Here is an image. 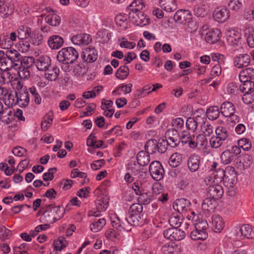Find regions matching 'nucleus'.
I'll list each match as a JSON object with an SVG mask.
<instances>
[{"mask_svg":"<svg viewBox=\"0 0 254 254\" xmlns=\"http://www.w3.org/2000/svg\"><path fill=\"white\" fill-rule=\"evenodd\" d=\"M20 53L15 50H7L5 58L1 61L0 69L3 71H8L14 68L18 70Z\"/></svg>","mask_w":254,"mask_h":254,"instance_id":"1","label":"nucleus"},{"mask_svg":"<svg viewBox=\"0 0 254 254\" xmlns=\"http://www.w3.org/2000/svg\"><path fill=\"white\" fill-rule=\"evenodd\" d=\"M64 210L59 206L52 207L49 205L40 217L42 223L52 224L63 217Z\"/></svg>","mask_w":254,"mask_h":254,"instance_id":"2","label":"nucleus"},{"mask_svg":"<svg viewBox=\"0 0 254 254\" xmlns=\"http://www.w3.org/2000/svg\"><path fill=\"white\" fill-rule=\"evenodd\" d=\"M78 57L77 51L72 47L63 48L57 55V60L65 64L73 63Z\"/></svg>","mask_w":254,"mask_h":254,"instance_id":"3","label":"nucleus"},{"mask_svg":"<svg viewBox=\"0 0 254 254\" xmlns=\"http://www.w3.org/2000/svg\"><path fill=\"white\" fill-rule=\"evenodd\" d=\"M241 152L239 147L233 146L231 149H226L222 153L220 156L221 162L224 165L229 164Z\"/></svg>","mask_w":254,"mask_h":254,"instance_id":"4","label":"nucleus"},{"mask_svg":"<svg viewBox=\"0 0 254 254\" xmlns=\"http://www.w3.org/2000/svg\"><path fill=\"white\" fill-rule=\"evenodd\" d=\"M149 171L151 177L156 181H160L164 177L165 171L159 161H154L151 162Z\"/></svg>","mask_w":254,"mask_h":254,"instance_id":"5","label":"nucleus"},{"mask_svg":"<svg viewBox=\"0 0 254 254\" xmlns=\"http://www.w3.org/2000/svg\"><path fill=\"white\" fill-rule=\"evenodd\" d=\"M163 235L166 239L171 241H180L183 239L186 236V232L182 229L171 228L164 231Z\"/></svg>","mask_w":254,"mask_h":254,"instance_id":"6","label":"nucleus"},{"mask_svg":"<svg viewBox=\"0 0 254 254\" xmlns=\"http://www.w3.org/2000/svg\"><path fill=\"white\" fill-rule=\"evenodd\" d=\"M236 236L240 239H254V227L248 224H244L236 230Z\"/></svg>","mask_w":254,"mask_h":254,"instance_id":"7","label":"nucleus"},{"mask_svg":"<svg viewBox=\"0 0 254 254\" xmlns=\"http://www.w3.org/2000/svg\"><path fill=\"white\" fill-rule=\"evenodd\" d=\"M129 17L131 18L133 23L137 26L143 27L147 25L149 23V18L146 15H144L142 12H139L134 15V12L129 13Z\"/></svg>","mask_w":254,"mask_h":254,"instance_id":"8","label":"nucleus"},{"mask_svg":"<svg viewBox=\"0 0 254 254\" xmlns=\"http://www.w3.org/2000/svg\"><path fill=\"white\" fill-rule=\"evenodd\" d=\"M191 202L186 198H180L176 200L173 204V207L178 212L186 213L190 209Z\"/></svg>","mask_w":254,"mask_h":254,"instance_id":"9","label":"nucleus"},{"mask_svg":"<svg viewBox=\"0 0 254 254\" xmlns=\"http://www.w3.org/2000/svg\"><path fill=\"white\" fill-rule=\"evenodd\" d=\"M227 170L223 183L226 187L232 188L237 182V172L233 167L227 168Z\"/></svg>","mask_w":254,"mask_h":254,"instance_id":"10","label":"nucleus"},{"mask_svg":"<svg viewBox=\"0 0 254 254\" xmlns=\"http://www.w3.org/2000/svg\"><path fill=\"white\" fill-rule=\"evenodd\" d=\"M81 57L86 62L93 63L97 59L98 52L94 47L89 46L83 50Z\"/></svg>","mask_w":254,"mask_h":254,"instance_id":"11","label":"nucleus"},{"mask_svg":"<svg viewBox=\"0 0 254 254\" xmlns=\"http://www.w3.org/2000/svg\"><path fill=\"white\" fill-rule=\"evenodd\" d=\"M51 60L50 58L46 55L41 56L35 59V65L40 71H46L51 66Z\"/></svg>","mask_w":254,"mask_h":254,"instance_id":"12","label":"nucleus"},{"mask_svg":"<svg viewBox=\"0 0 254 254\" xmlns=\"http://www.w3.org/2000/svg\"><path fill=\"white\" fill-rule=\"evenodd\" d=\"M224 191L222 187L217 184H214L213 186H209L207 189V196L217 200L223 195Z\"/></svg>","mask_w":254,"mask_h":254,"instance_id":"13","label":"nucleus"},{"mask_svg":"<svg viewBox=\"0 0 254 254\" xmlns=\"http://www.w3.org/2000/svg\"><path fill=\"white\" fill-rule=\"evenodd\" d=\"M71 40L73 44L79 46L88 45L92 41L90 35L86 33L73 35Z\"/></svg>","mask_w":254,"mask_h":254,"instance_id":"14","label":"nucleus"},{"mask_svg":"<svg viewBox=\"0 0 254 254\" xmlns=\"http://www.w3.org/2000/svg\"><path fill=\"white\" fill-rule=\"evenodd\" d=\"M221 32L218 28H213L208 30L205 34V40L210 44H214L220 40Z\"/></svg>","mask_w":254,"mask_h":254,"instance_id":"15","label":"nucleus"},{"mask_svg":"<svg viewBox=\"0 0 254 254\" xmlns=\"http://www.w3.org/2000/svg\"><path fill=\"white\" fill-rule=\"evenodd\" d=\"M16 104L22 108L27 107L29 103L30 97L27 90L16 92Z\"/></svg>","mask_w":254,"mask_h":254,"instance_id":"16","label":"nucleus"},{"mask_svg":"<svg viewBox=\"0 0 254 254\" xmlns=\"http://www.w3.org/2000/svg\"><path fill=\"white\" fill-rule=\"evenodd\" d=\"M201 158L197 154H193L190 156L188 160L187 165L191 172H195L200 167Z\"/></svg>","mask_w":254,"mask_h":254,"instance_id":"17","label":"nucleus"},{"mask_svg":"<svg viewBox=\"0 0 254 254\" xmlns=\"http://www.w3.org/2000/svg\"><path fill=\"white\" fill-rule=\"evenodd\" d=\"M230 16L229 10L226 8H216L213 12L214 19L219 22H225Z\"/></svg>","mask_w":254,"mask_h":254,"instance_id":"18","label":"nucleus"},{"mask_svg":"<svg viewBox=\"0 0 254 254\" xmlns=\"http://www.w3.org/2000/svg\"><path fill=\"white\" fill-rule=\"evenodd\" d=\"M125 221L132 226H142L145 222L143 215H131L127 214L125 218Z\"/></svg>","mask_w":254,"mask_h":254,"instance_id":"19","label":"nucleus"},{"mask_svg":"<svg viewBox=\"0 0 254 254\" xmlns=\"http://www.w3.org/2000/svg\"><path fill=\"white\" fill-rule=\"evenodd\" d=\"M251 62L250 56L247 54L240 55L235 58L234 63L238 68H243L249 65Z\"/></svg>","mask_w":254,"mask_h":254,"instance_id":"20","label":"nucleus"},{"mask_svg":"<svg viewBox=\"0 0 254 254\" xmlns=\"http://www.w3.org/2000/svg\"><path fill=\"white\" fill-rule=\"evenodd\" d=\"M252 161V157L248 154H242L235 159L236 163L238 167L243 168L249 167Z\"/></svg>","mask_w":254,"mask_h":254,"instance_id":"21","label":"nucleus"},{"mask_svg":"<svg viewBox=\"0 0 254 254\" xmlns=\"http://www.w3.org/2000/svg\"><path fill=\"white\" fill-rule=\"evenodd\" d=\"M64 42L63 38L57 35L50 36L48 41L49 46L54 50L60 48L63 45Z\"/></svg>","mask_w":254,"mask_h":254,"instance_id":"22","label":"nucleus"},{"mask_svg":"<svg viewBox=\"0 0 254 254\" xmlns=\"http://www.w3.org/2000/svg\"><path fill=\"white\" fill-rule=\"evenodd\" d=\"M217 200L208 197L204 199L202 203V208L207 213L213 212L217 206Z\"/></svg>","mask_w":254,"mask_h":254,"instance_id":"23","label":"nucleus"},{"mask_svg":"<svg viewBox=\"0 0 254 254\" xmlns=\"http://www.w3.org/2000/svg\"><path fill=\"white\" fill-rule=\"evenodd\" d=\"M212 224L213 229L216 233L220 232L224 227V222L222 218L218 215H214L212 216Z\"/></svg>","mask_w":254,"mask_h":254,"instance_id":"24","label":"nucleus"},{"mask_svg":"<svg viewBox=\"0 0 254 254\" xmlns=\"http://www.w3.org/2000/svg\"><path fill=\"white\" fill-rule=\"evenodd\" d=\"M207 144L206 136L203 134H199L196 138H193V142H190L191 149H194L197 147H203L206 146Z\"/></svg>","mask_w":254,"mask_h":254,"instance_id":"25","label":"nucleus"},{"mask_svg":"<svg viewBox=\"0 0 254 254\" xmlns=\"http://www.w3.org/2000/svg\"><path fill=\"white\" fill-rule=\"evenodd\" d=\"M159 3L161 7L167 12H172L177 9L175 0H160Z\"/></svg>","mask_w":254,"mask_h":254,"instance_id":"26","label":"nucleus"},{"mask_svg":"<svg viewBox=\"0 0 254 254\" xmlns=\"http://www.w3.org/2000/svg\"><path fill=\"white\" fill-rule=\"evenodd\" d=\"M220 110L222 115L227 117L235 113V108L232 103L226 102L221 105Z\"/></svg>","mask_w":254,"mask_h":254,"instance_id":"27","label":"nucleus"},{"mask_svg":"<svg viewBox=\"0 0 254 254\" xmlns=\"http://www.w3.org/2000/svg\"><path fill=\"white\" fill-rule=\"evenodd\" d=\"M35 59L31 57H23L20 54L19 63H18V69L22 67L30 68L32 65L35 64Z\"/></svg>","mask_w":254,"mask_h":254,"instance_id":"28","label":"nucleus"},{"mask_svg":"<svg viewBox=\"0 0 254 254\" xmlns=\"http://www.w3.org/2000/svg\"><path fill=\"white\" fill-rule=\"evenodd\" d=\"M17 37L20 40H24L30 37L31 29L30 27L21 25L17 30Z\"/></svg>","mask_w":254,"mask_h":254,"instance_id":"29","label":"nucleus"},{"mask_svg":"<svg viewBox=\"0 0 254 254\" xmlns=\"http://www.w3.org/2000/svg\"><path fill=\"white\" fill-rule=\"evenodd\" d=\"M106 221L104 218L95 219L90 225V230L94 232L100 231L106 225Z\"/></svg>","mask_w":254,"mask_h":254,"instance_id":"30","label":"nucleus"},{"mask_svg":"<svg viewBox=\"0 0 254 254\" xmlns=\"http://www.w3.org/2000/svg\"><path fill=\"white\" fill-rule=\"evenodd\" d=\"M136 160L139 165L146 166L150 162L149 154L144 151H140L136 156Z\"/></svg>","mask_w":254,"mask_h":254,"instance_id":"31","label":"nucleus"},{"mask_svg":"<svg viewBox=\"0 0 254 254\" xmlns=\"http://www.w3.org/2000/svg\"><path fill=\"white\" fill-rule=\"evenodd\" d=\"M145 150L149 154H154L157 151V141L154 139L148 140L145 143Z\"/></svg>","mask_w":254,"mask_h":254,"instance_id":"32","label":"nucleus"},{"mask_svg":"<svg viewBox=\"0 0 254 254\" xmlns=\"http://www.w3.org/2000/svg\"><path fill=\"white\" fill-rule=\"evenodd\" d=\"M53 112H49L43 118L41 122V127L44 131L47 130L51 126L53 122Z\"/></svg>","mask_w":254,"mask_h":254,"instance_id":"33","label":"nucleus"},{"mask_svg":"<svg viewBox=\"0 0 254 254\" xmlns=\"http://www.w3.org/2000/svg\"><path fill=\"white\" fill-rule=\"evenodd\" d=\"M239 89L245 94H248L252 93L254 91V80L249 81L245 83L241 84L239 86Z\"/></svg>","mask_w":254,"mask_h":254,"instance_id":"34","label":"nucleus"},{"mask_svg":"<svg viewBox=\"0 0 254 254\" xmlns=\"http://www.w3.org/2000/svg\"><path fill=\"white\" fill-rule=\"evenodd\" d=\"M220 112L217 106L210 107L206 110L207 117L209 120H215L219 117Z\"/></svg>","mask_w":254,"mask_h":254,"instance_id":"35","label":"nucleus"},{"mask_svg":"<svg viewBox=\"0 0 254 254\" xmlns=\"http://www.w3.org/2000/svg\"><path fill=\"white\" fill-rule=\"evenodd\" d=\"M208 237V234L206 231L193 230L191 232L190 237L195 241L196 240H204Z\"/></svg>","mask_w":254,"mask_h":254,"instance_id":"36","label":"nucleus"},{"mask_svg":"<svg viewBox=\"0 0 254 254\" xmlns=\"http://www.w3.org/2000/svg\"><path fill=\"white\" fill-rule=\"evenodd\" d=\"M193 138H195L194 134H190L188 131H184L180 137V142L183 144H188L189 147L191 148L190 142H193Z\"/></svg>","mask_w":254,"mask_h":254,"instance_id":"37","label":"nucleus"},{"mask_svg":"<svg viewBox=\"0 0 254 254\" xmlns=\"http://www.w3.org/2000/svg\"><path fill=\"white\" fill-rule=\"evenodd\" d=\"M129 68L127 66L124 65L120 66L116 72V77L121 80L125 79L129 74Z\"/></svg>","mask_w":254,"mask_h":254,"instance_id":"38","label":"nucleus"},{"mask_svg":"<svg viewBox=\"0 0 254 254\" xmlns=\"http://www.w3.org/2000/svg\"><path fill=\"white\" fill-rule=\"evenodd\" d=\"M59 69L57 67H53L52 69L46 70L45 76L47 79L50 81H54L57 79L59 76Z\"/></svg>","mask_w":254,"mask_h":254,"instance_id":"39","label":"nucleus"},{"mask_svg":"<svg viewBox=\"0 0 254 254\" xmlns=\"http://www.w3.org/2000/svg\"><path fill=\"white\" fill-rule=\"evenodd\" d=\"M3 102L7 109L16 105V94L15 95L12 94L10 91L7 95L5 97V98L4 99Z\"/></svg>","mask_w":254,"mask_h":254,"instance_id":"40","label":"nucleus"},{"mask_svg":"<svg viewBox=\"0 0 254 254\" xmlns=\"http://www.w3.org/2000/svg\"><path fill=\"white\" fill-rule=\"evenodd\" d=\"M45 20L50 25L57 26L61 23V19L59 15L53 14L51 15H47L45 17Z\"/></svg>","mask_w":254,"mask_h":254,"instance_id":"41","label":"nucleus"},{"mask_svg":"<svg viewBox=\"0 0 254 254\" xmlns=\"http://www.w3.org/2000/svg\"><path fill=\"white\" fill-rule=\"evenodd\" d=\"M170 146L166 139L160 138L157 142V151L161 154L164 153Z\"/></svg>","mask_w":254,"mask_h":254,"instance_id":"42","label":"nucleus"},{"mask_svg":"<svg viewBox=\"0 0 254 254\" xmlns=\"http://www.w3.org/2000/svg\"><path fill=\"white\" fill-rule=\"evenodd\" d=\"M227 172V170L225 171L223 169H218L216 170L215 172L213 173V177L215 180L216 184L219 182H221L222 181H224V179Z\"/></svg>","mask_w":254,"mask_h":254,"instance_id":"43","label":"nucleus"},{"mask_svg":"<svg viewBox=\"0 0 254 254\" xmlns=\"http://www.w3.org/2000/svg\"><path fill=\"white\" fill-rule=\"evenodd\" d=\"M67 243L63 237H60L58 239L54 242V247L55 251H61L63 249L66 247Z\"/></svg>","mask_w":254,"mask_h":254,"instance_id":"44","label":"nucleus"},{"mask_svg":"<svg viewBox=\"0 0 254 254\" xmlns=\"http://www.w3.org/2000/svg\"><path fill=\"white\" fill-rule=\"evenodd\" d=\"M143 210V207L140 203H133L130 206L127 214H131V215H143L142 212Z\"/></svg>","mask_w":254,"mask_h":254,"instance_id":"45","label":"nucleus"},{"mask_svg":"<svg viewBox=\"0 0 254 254\" xmlns=\"http://www.w3.org/2000/svg\"><path fill=\"white\" fill-rule=\"evenodd\" d=\"M216 136L223 141L227 139L228 136V131L225 127H218L215 129Z\"/></svg>","mask_w":254,"mask_h":254,"instance_id":"46","label":"nucleus"},{"mask_svg":"<svg viewBox=\"0 0 254 254\" xmlns=\"http://www.w3.org/2000/svg\"><path fill=\"white\" fill-rule=\"evenodd\" d=\"M244 32L248 45L251 48L254 47V33L251 31V28H246Z\"/></svg>","mask_w":254,"mask_h":254,"instance_id":"47","label":"nucleus"},{"mask_svg":"<svg viewBox=\"0 0 254 254\" xmlns=\"http://www.w3.org/2000/svg\"><path fill=\"white\" fill-rule=\"evenodd\" d=\"M194 226L195 228L194 230H198V231H206L208 225L205 220H200L198 219V221L197 222H195L194 223Z\"/></svg>","mask_w":254,"mask_h":254,"instance_id":"48","label":"nucleus"},{"mask_svg":"<svg viewBox=\"0 0 254 254\" xmlns=\"http://www.w3.org/2000/svg\"><path fill=\"white\" fill-rule=\"evenodd\" d=\"M132 86V85L131 83H129L126 85H121L119 86L115 90L113 91L112 93L113 95H120V91H121V90H122L124 88H125V90H124V93H129L131 91V87Z\"/></svg>","mask_w":254,"mask_h":254,"instance_id":"49","label":"nucleus"},{"mask_svg":"<svg viewBox=\"0 0 254 254\" xmlns=\"http://www.w3.org/2000/svg\"><path fill=\"white\" fill-rule=\"evenodd\" d=\"M238 147L244 150L248 151L251 148V143L248 138H242L238 140Z\"/></svg>","mask_w":254,"mask_h":254,"instance_id":"50","label":"nucleus"},{"mask_svg":"<svg viewBox=\"0 0 254 254\" xmlns=\"http://www.w3.org/2000/svg\"><path fill=\"white\" fill-rule=\"evenodd\" d=\"M176 250V246L173 243L165 244L161 248V251L164 254H173Z\"/></svg>","mask_w":254,"mask_h":254,"instance_id":"51","label":"nucleus"},{"mask_svg":"<svg viewBox=\"0 0 254 254\" xmlns=\"http://www.w3.org/2000/svg\"><path fill=\"white\" fill-rule=\"evenodd\" d=\"M181 162V157L178 153L172 154L169 159V163L172 167H178Z\"/></svg>","mask_w":254,"mask_h":254,"instance_id":"52","label":"nucleus"},{"mask_svg":"<svg viewBox=\"0 0 254 254\" xmlns=\"http://www.w3.org/2000/svg\"><path fill=\"white\" fill-rule=\"evenodd\" d=\"M105 236L107 239L112 241H116L119 239V233L113 229H108L105 232Z\"/></svg>","mask_w":254,"mask_h":254,"instance_id":"53","label":"nucleus"},{"mask_svg":"<svg viewBox=\"0 0 254 254\" xmlns=\"http://www.w3.org/2000/svg\"><path fill=\"white\" fill-rule=\"evenodd\" d=\"M152 200V196L151 195L148 194L147 192H143L138 197V201L139 203L146 205L149 204Z\"/></svg>","mask_w":254,"mask_h":254,"instance_id":"54","label":"nucleus"},{"mask_svg":"<svg viewBox=\"0 0 254 254\" xmlns=\"http://www.w3.org/2000/svg\"><path fill=\"white\" fill-rule=\"evenodd\" d=\"M174 19L180 24H186L187 20L186 19L185 13L182 11H177L174 15Z\"/></svg>","mask_w":254,"mask_h":254,"instance_id":"55","label":"nucleus"},{"mask_svg":"<svg viewBox=\"0 0 254 254\" xmlns=\"http://www.w3.org/2000/svg\"><path fill=\"white\" fill-rule=\"evenodd\" d=\"M11 232L5 227L3 226H0V240L2 241L8 239L11 235Z\"/></svg>","mask_w":254,"mask_h":254,"instance_id":"56","label":"nucleus"},{"mask_svg":"<svg viewBox=\"0 0 254 254\" xmlns=\"http://www.w3.org/2000/svg\"><path fill=\"white\" fill-rule=\"evenodd\" d=\"M203 134L205 136H210L213 131V126L208 123H203L201 126Z\"/></svg>","mask_w":254,"mask_h":254,"instance_id":"57","label":"nucleus"},{"mask_svg":"<svg viewBox=\"0 0 254 254\" xmlns=\"http://www.w3.org/2000/svg\"><path fill=\"white\" fill-rule=\"evenodd\" d=\"M169 222L170 224L173 227L172 228H178L183 222V219L178 216H171Z\"/></svg>","mask_w":254,"mask_h":254,"instance_id":"58","label":"nucleus"},{"mask_svg":"<svg viewBox=\"0 0 254 254\" xmlns=\"http://www.w3.org/2000/svg\"><path fill=\"white\" fill-rule=\"evenodd\" d=\"M223 140L217 137L216 136H212L209 141L210 145L211 147L214 148H218L220 147L222 143Z\"/></svg>","mask_w":254,"mask_h":254,"instance_id":"59","label":"nucleus"},{"mask_svg":"<svg viewBox=\"0 0 254 254\" xmlns=\"http://www.w3.org/2000/svg\"><path fill=\"white\" fill-rule=\"evenodd\" d=\"M228 7L230 9L237 11L242 7V3L239 0H231Z\"/></svg>","mask_w":254,"mask_h":254,"instance_id":"60","label":"nucleus"},{"mask_svg":"<svg viewBox=\"0 0 254 254\" xmlns=\"http://www.w3.org/2000/svg\"><path fill=\"white\" fill-rule=\"evenodd\" d=\"M87 69L84 65L76 64L73 68V72L78 75H83L87 72Z\"/></svg>","mask_w":254,"mask_h":254,"instance_id":"61","label":"nucleus"},{"mask_svg":"<svg viewBox=\"0 0 254 254\" xmlns=\"http://www.w3.org/2000/svg\"><path fill=\"white\" fill-rule=\"evenodd\" d=\"M18 75L21 78L28 79L30 76L29 68L22 67L18 68Z\"/></svg>","mask_w":254,"mask_h":254,"instance_id":"62","label":"nucleus"},{"mask_svg":"<svg viewBox=\"0 0 254 254\" xmlns=\"http://www.w3.org/2000/svg\"><path fill=\"white\" fill-rule=\"evenodd\" d=\"M197 124L194 118H189L186 122V126L188 128L194 131L197 127Z\"/></svg>","mask_w":254,"mask_h":254,"instance_id":"63","label":"nucleus"},{"mask_svg":"<svg viewBox=\"0 0 254 254\" xmlns=\"http://www.w3.org/2000/svg\"><path fill=\"white\" fill-rule=\"evenodd\" d=\"M168 143L170 148H175L179 145L180 143V136L175 138H169L166 139Z\"/></svg>","mask_w":254,"mask_h":254,"instance_id":"64","label":"nucleus"}]
</instances>
